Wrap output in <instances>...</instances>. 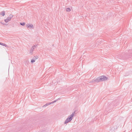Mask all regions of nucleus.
Instances as JSON below:
<instances>
[{
  "instance_id": "nucleus-17",
  "label": "nucleus",
  "mask_w": 132,
  "mask_h": 132,
  "mask_svg": "<svg viewBox=\"0 0 132 132\" xmlns=\"http://www.w3.org/2000/svg\"><path fill=\"white\" fill-rule=\"evenodd\" d=\"M1 23H2V24H3L4 25L5 24H4V23H2V22H1Z\"/></svg>"
},
{
  "instance_id": "nucleus-6",
  "label": "nucleus",
  "mask_w": 132,
  "mask_h": 132,
  "mask_svg": "<svg viewBox=\"0 0 132 132\" xmlns=\"http://www.w3.org/2000/svg\"><path fill=\"white\" fill-rule=\"evenodd\" d=\"M0 14L1 15H2V16H4L5 15V12L4 11H3L1 12L0 13Z\"/></svg>"
},
{
  "instance_id": "nucleus-1",
  "label": "nucleus",
  "mask_w": 132,
  "mask_h": 132,
  "mask_svg": "<svg viewBox=\"0 0 132 132\" xmlns=\"http://www.w3.org/2000/svg\"><path fill=\"white\" fill-rule=\"evenodd\" d=\"M108 79L107 77L105 76H101L96 78L94 79L91 82H98L100 81H103L106 80Z\"/></svg>"
},
{
  "instance_id": "nucleus-16",
  "label": "nucleus",
  "mask_w": 132,
  "mask_h": 132,
  "mask_svg": "<svg viewBox=\"0 0 132 132\" xmlns=\"http://www.w3.org/2000/svg\"><path fill=\"white\" fill-rule=\"evenodd\" d=\"M60 98H59L58 99H57V101H58V100H60Z\"/></svg>"
},
{
  "instance_id": "nucleus-7",
  "label": "nucleus",
  "mask_w": 132,
  "mask_h": 132,
  "mask_svg": "<svg viewBox=\"0 0 132 132\" xmlns=\"http://www.w3.org/2000/svg\"><path fill=\"white\" fill-rule=\"evenodd\" d=\"M29 29H31V28L32 29L34 28L33 25L32 24H30V25H29Z\"/></svg>"
},
{
  "instance_id": "nucleus-11",
  "label": "nucleus",
  "mask_w": 132,
  "mask_h": 132,
  "mask_svg": "<svg viewBox=\"0 0 132 132\" xmlns=\"http://www.w3.org/2000/svg\"><path fill=\"white\" fill-rule=\"evenodd\" d=\"M38 56H35L34 57V59L35 60L38 59Z\"/></svg>"
},
{
  "instance_id": "nucleus-9",
  "label": "nucleus",
  "mask_w": 132,
  "mask_h": 132,
  "mask_svg": "<svg viewBox=\"0 0 132 132\" xmlns=\"http://www.w3.org/2000/svg\"><path fill=\"white\" fill-rule=\"evenodd\" d=\"M50 104H51V103H49L48 104L47 103L45 105H44V106H43V107H45L46 106H47L48 105H49Z\"/></svg>"
},
{
  "instance_id": "nucleus-8",
  "label": "nucleus",
  "mask_w": 132,
  "mask_h": 132,
  "mask_svg": "<svg viewBox=\"0 0 132 132\" xmlns=\"http://www.w3.org/2000/svg\"><path fill=\"white\" fill-rule=\"evenodd\" d=\"M0 45H3V46H5V47H7V45L6 44H3L1 42H0Z\"/></svg>"
},
{
  "instance_id": "nucleus-5",
  "label": "nucleus",
  "mask_w": 132,
  "mask_h": 132,
  "mask_svg": "<svg viewBox=\"0 0 132 132\" xmlns=\"http://www.w3.org/2000/svg\"><path fill=\"white\" fill-rule=\"evenodd\" d=\"M116 58L118 59H124L125 58H124L123 57H122L121 56H116Z\"/></svg>"
},
{
  "instance_id": "nucleus-14",
  "label": "nucleus",
  "mask_w": 132,
  "mask_h": 132,
  "mask_svg": "<svg viewBox=\"0 0 132 132\" xmlns=\"http://www.w3.org/2000/svg\"><path fill=\"white\" fill-rule=\"evenodd\" d=\"M57 101V100H56L54 101H52V102L51 103H51V104L53 103H54L56 102Z\"/></svg>"
},
{
  "instance_id": "nucleus-2",
  "label": "nucleus",
  "mask_w": 132,
  "mask_h": 132,
  "mask_svg": "<svg viewBox=\"0 0 132 132\" xmlns=\"http://www.w3.org/2000/svg\"><path fill=\"white\" fill-rule=\"evenodd\" d=\"M75 112H73L69 116L64 122V123L66 124L71 121L72 119Z\"/></svg>"
},
{
  "instance_id": "nucleus-4",
  "label": "nucleus",
  "mask_w": 132,
  "mask_h": 132,
  "mask_svg": "<svg viewBox=\"0 0 132 132\" xmlns=\"http://www.w3.org/2000/svg\"><path fill=\"white\" fill-rule=\"evenodd\" d=\"M13 15L12 14H11L9 16H8L6 19L5 20V21L6 23H7L10 21L13 17Z\"/></svg>"
},
{
  "instance_id": "nucleus-13",
  "label": "nucleus",
  "mask_w": 132,
  "mask_h": 132,
  "mask_svg": "<svg viewBox=\"0 0 132 132\" xmlns=\"http://www.w3.org/2000/svg\"><path fill=\"white\" fill-rule=\"evenodd\" d=\"M35 59H32L31 60V62L32 63H33L35 62Z\"/></svg>"
},
{
  "instance_id": "nucleus-15",
  "label": "nucleus",
  "mask_w": 132,
  "mask_h": 132,
  "mask_svg": "<svg viewBox=\"0 0 132 132\" xmlns=\"http://www.w3.org/2000/svg\"><path fill=\"white\" fill-rule=\"evenodd\" d=\"M30 25L29 24H27L26 25V26H27V28H29V25Z\"/></svg>"
},
{
  "instance_id": "nucleus-3",
  "label": "nucleus",
  "mask_w": 132,
  "mask_h": 132,
  "mask_svg": "<svg viewBox=\"0 0 132 132\" xmlns=\"http://www.w3.org/2000/svg\"><path fill=\"white\" fill-rule=\"evenodd\" d=\"M37 46V45L36 44L35 45H34L31 47L29 52V53L30 54H31V55H32V54L33 51H34V50L36 48Z\"/></svg>"
},
{
  "instance_id": "nucleus-10",
  "label": "nucleus",
  "mask_w": 132,
  "mask_h": 132,
  "mask_svg": "<svg viewBox=\"0 0 132 132\" xmlns=\"http://www.w3.org/2000/svg\"><path fill=\"white\" fill-rule=\"evenodd\" d=\"M71 11L70 9V8H67L66 9V11L67 12H70Z\"/></svg>"
},
{
  "instance_id": "nucleus-12",
  "label": "nucleus",
  "mask_w": 132,
  "mask_h": 132,
  "mask_svg": "<svg viewBox=\"0 0 132 132\" xmlns=\"http://www.w3.org/2000/svg\"><path fill=\"white\" fill-rule=\"evenodd\" d=\"M20 24L22 26H24L25 25V23L24 22H21Z\"/></svg>"
}]
</instances>
